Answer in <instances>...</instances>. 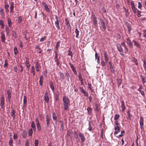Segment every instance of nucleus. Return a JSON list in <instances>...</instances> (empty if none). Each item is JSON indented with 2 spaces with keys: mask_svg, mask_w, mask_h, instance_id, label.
<instances>
[{
  "mask_svg": "<svg viewBox=\"0 0 146 146\" xmlns=\"http://www.w3.org/2000/svg\"><path fill=\"white\" fill-rule=\"evenodd\" d=\"M64 109L67 110L70 106V100L67 96H64L62 98Z\"/></svg>",
  "mask_w": 146,
  "mask_h": 146,
  "instance_id": "obj_1",
  "label": "nucleus"
},
{
  "mask_svg": "<svg viewBox=\"0 0 146 146\" xmlns=\"http://www.w3.org/2000/svg\"><path fill=\"white\" fill-rule=\"evenodd\" d=\"M5 102V98L3 96H2L1 98V101L0 106L2 109L4 108V103Z\"/></svg>",
  "mask_w": 146,
  "mask_h": 146,
  "instance_id": "obj_2",
  "label": "nucleus"
},
{
  "mask_svg": "<svg viewBox=\"0 0 146 146\" xmlns=\"http://www.w3.org/2000/svg\"><path fill=\"white\" fill-rule=\"evenodd\" d=\"M100 21L102 27L103 28V29L105 30L106 29V26L104 21L103 19H101Z\"/></svg>",
  "mask_w": 146,
  "mask_h": 146,
  "instance_id": "obj_3",
  "label": "nucleus"
},
{
  "mask_svg": "<svg viewBox=\"0 0 146 146\" xmlns=\"http://www.w3.org/2000/svg\"><path fill=\"white\" fill-rule=\"evenodd\" d=\"M78 134L79 136L81 139V142L82 143L84 142L85 140V138L84 134L81 132H79Z\"/></svg>",
  "mask_w": 146,
  "mask_h": 146,
  "instance_id": "obj_4",
  "label": "nucleus"
},
{
  "mask_svg": "<svg viewBox=\"0 0 146 146\" xmlns=\"http://www.w3.org/2000/svg\"><path fill=\"white\" fill-rule=\"evenodd\" d=\"M80 89L81 92L83 94L84 96L88 97V94L83 89L82 87H80Z\"/></svg>",
  "mask_w": 146,
  "mask_h": 146,
  "instance_id": "obj_5",
  "label": "nucleus"
},
{
  "mask_svg": "<svg viewBox=\"0 0 146 146\" xmlns=\"http://www.w3.org/2000/svg\"><path fill=\"white\" fill-rule=\"evenodd\" d=\"M92 18L93 19L94 25L96 26L97 24V17H96L94 14L92 15Z\"/></svg>",
  "mask_w": 146,
  "mask_h": 146,
  "instance_id": "obj_6",
  "label": "nucleus"
},
{
  "mask_svg": "<svg viewBox=\"0 0 146 146\" xmlns=\"http://www.w3.org/2000/svg\"><path fill=\"white\" fill-rule=\"evenodd\" d=\"M46 121L47 127H48L50 123V117L48 116V115H47L46 116Z\"/></svg>",
  "mask_w": 146,
  "mask_h": 146,
  "instance_id": "obj_7",
  "label": "nucleus"
},
{
  "mask_svg": "<svg viewBox=\"0 0 146 146\" xmlns=\"http://www.w3.org/2000/svg\"><path fill=\"white\" fill-rule=\"evenodd\" d=\"M44 99L46 103H48L49 102V98L47 92L45 93L44 95Z\"/></svg>",
  "mask_w": 146,
  "mask_h": 146,
  "instance_id": "obj_8",
  "label": "nucleus"
},
{
  "mask_svg": "<svg viewBox=\"0 0 146 146\" xmlns=\"http://www.w3.org/2000/svg\"><path fill=\"white\" fill-rule=\"evenodd\" d=\"M1 40L4 43L5 42V35L3 33V32H1Z\"/></svg>",
  "mask_w": 146,
  "mask_h": 146,
  "instance_id": "obj_9",
  "label": "nucleus"
},
{
  "mask_svg": "<svg viewBox=\"0 0 146 146\" xmlns=\"http://www.w3.org/2000/svg\"><path fill=\"white\" fill-rule=\"evenodd\" d=\"M116 46L117 49L119 51H121L122 50H123V48L121 46V44H117Z\"/></svg>",
  "mask_w": 146,
  "mask_h": 146,
  "instance_id": "obj_10",
  "label": "nucleus"
},
{
  "mask_svg": "<svg viewBox=\"0 0 146 146\" xmlns=\"http://www.w3.org/2000/svg\"><path fill=\"white\" fill-rule=\"evenodd\" d=\"M80 33V31L78 29L76 28L75 31V33L76 34V38H79V33Z\"/></svg>",
  "mask_w": 146,
  "mask_h": 146,
  "instance_id": "obj_11",
  "label": "nucleus"
},
{
  "mask_svg": "<svg viewBox=\"0 0 146 146\" xmlns=\"http://www.w3.org/2000/svg\"><path fill=\"white\" fill-rule=\"evenodd\" d=\"M104 56L105 60L106 63H107L108 61V54L106 52H105L104 53Z\"/></svg>",
  "mask_w": 146,
  "mask_h": 146,
  "instance_id": "obj_12",
  "label": "nucleus"
},
{
  "mask_svg": "<svg viewBox=\"0 0 146 146\" xmlns=\"http://www.w3.org/2000/svg\"><path fill=\"white\" fill-rule=\"evenodd\" d=\"M121 107L122 108V111L123 112L125 110V109L126 107L124 105V102L123 101H122L121 102Z\"/></svg>",
  "mask_w": 146,
  "mask_h": 146,
  "instance_id": "obj_13",
  "label": "nucleus"
},
{
  "mask_svg": "<svg viewBox=\"0 0 146 146\" xmlns=\"http://www.w3.org/2000/svg\"><path fill=\"white\" fill-rule=\"evenodd\" d=\"M127 40V43L130 47H131L132 46V44L131 40L128 38H126Z\"/></svg>",
  "mask_w": 146,
  "mask_h": 146,
  "instance_id": "obj_14",
  "label": "nucleus"
},
{
  "mask_svg": "<svg viewBox=\"0 0 146 146\" xmlns=\"http://www.w3.org/2000/svg\"><path fill=\"white\" fill-rule=\"evenodd\" d=\"M35 66L36 71L37 72L39 71L40 70V65L37 62H36L35 63Z\"/></svg>",
  "mask_w": 146,
  "mask_h": 146,
  "instance_id": "obj_15",
  "label": "nucleus"
},
{
  "mask_svg": "<svg viewBox=\"0 0 146 146\" xmlns=\"http://www.w3.org/2000/svg\"><path fill=\"white\" fill-rule=\"evenodd\" d=\"M29 61L28 58H26V61L25 63V64L27 66V68L28 69V70L29 69L30 66V64L29 63Z\"/></svg>",
  "mask_w": 146,
  "mask_h": 146,
  "instance_id": "obj_16",
  "label": "nucleus"
},
{
  "mask_svg": "<svg viewBox=\"0 0 146 146\" xmlns=\"http://www.w3.org/2000/svg\"><path fill=\"white\" fill-rule=\"evenodd\" d=\"M144 119L143 117H141L140 118V120L139 121V124L141 127L143 125Z\"/></svg>",
  "mask_w": 146,
  "mask_h": 146,
  "instance_id": "obj_17",
  "label": "nucleus"
},
{
  "mask_svg": "<svg viewBox=\"0 0 146 146\" xmlns=\"http://www.w3.org/2000/svg\"><path fill=\"white\" fill-rule=\"evenodd\" d=\"M43 79L42 75L40 76V80L39 82L40 85V86H42L43 84Z\"/></svg>",
  "mask_w": 146,
  "mask_h": 146,
  "instance_id": "obj_18",
  "label": "nucleus"
},
{
  "mask_svg": "<svg viewBox=\"0 0 146 146\" xmlns=\"http://www.w3.org/2000/svg\"><path fill=\"white\" fill-rule=\"evenodd\" d=\"M31 127L33 129L34 131H35L36 128L35 125V123L34 121H32V122L31 124Z\"/></svg>",
  "mask_w": 146,
  "mask_h": 146,
  "instance_id": "obj_19",
  "label": "nucleus"
},
{
  "mask_svg": "<svg viewBox=\"0 0 146 146\" xmlns=\"http://www.w3.org/2000/svg\"><path fill=\"white\" fill-rule=\"evenodd\" d=\"M55 25L56 27L57 28V29L58 30L60 29V27L59 21H55Z\"/></svg>",
  "mask_w": 146,
  "mask_h": 146,
  "instance_id": "obj_20",
  "label": "nucleus"
},
{
  "mask_svg": "<svg viewBox=\"0 0 146 146\" xmlns=\"http://www.w3.org/2000/svg\"><path fill=\"white\" fill-rule=\"evenodd\" d=\"M31 72L33 74V76H34L35 75V67L34 66H33L31 67Z\"/></svg>",
  "mask_w": 146,
  "mask_h": 146,
  "instance_id": "obj_21",
  "label": "nucleus"
},
{
  "mask_svg": "<svg viewBox=\"0 0 146 146\" xmlns=\"http://www.w3.org/2000/svg\"><path fill=\"white\" fill-rule=\"evenodd\" d=\"M15 111L13 110V109H12L11 112V115L12 117H13V119H14L15 118Z\"/></svg>",
  "mask_w": 146,
  "mask_h": 146,
  "instance_id": "obj_22",
  "label": "nucleus"
},
{
  "mask_svg": "<svg viewBox=\"0 0 146 146\" xmlns=\"http://www.w3.org/2000/svg\"><path fill=\"white\" fill-rule=\"evenodd\" d=\"M0 14L1 15V17L3 18L5 16V15L4 13V11L3 9L1 8V10H0Z\"/></svg>",
  "mask_w": 146,
  "mask_h": 146,
  "instance_id": "obj_23",
  "label": "nucleus"
},
{
  "mask_svg": "<svg viewBox=\"0 0 146 146\" xmlns=\"http://www.w3.org/2000/svg\"><path fill=\"white\" fill-rule=\"evenodd\" d=\"M27 102V97L25 96H24L23 97V106H25L26 105V104Z\"/></svg>",
  "mask_w": 146,
  "mask_h": 146,
  "instance_id": "obj_24",
  "label": "nucleus"
},
{
  "mask_svg": "<svg viewBox=\"0 0 146 146\" xmlns=\"http://www.w3.org/2000/svg\"><path fill=\"white\" fill-rule=\"evenodd\" d=\"M52 117L54 120L57 119V115L54 112H53Z\"/></svg>",
  "mask_w": 146,
  "mask_h": 146,
  "instance_id": "obj_25",
  "label": "nucleus"
},
{
  "mask_svg": "<svg viewBox=\"0 0 146 146\" xmlns=\"http://www.w3.org/2000/svg\"><path fill=\"white\" fill-rule=\"evenodd\" d=\"M121 44L124 47L125 49L127 51H128V49L127 48V46L124 42H122L121 43Z\"/></svg>",
  "mask_w": 146,
  "mask_h": 146,
  "instance_id": "obj_26",
  "label": "nucleus"
},
{
  "mask_svg": "<svg viewBox=\"0 0 146 146\" xmlns=\"http://www.w3.org/2000/svg\"><path fill=\"white\" fill-rule=\"evenodd\" d=\"M59 75L60 78L62 80H64V75L63 73L60 72Z\"/></svg>",
  "mask_w": 146,
  "mask_h": 146,
  "instance_id": "obj_27",
  "label": "nucleus"
},
{
  "mask_svg": "<svg viewBox=\"0 0 146 146\" xmlns=\"http://www.w3.org/2000/svg\"><path fill=\"white\" fill-rule=\"evenodd\" d=\"M65 24L68 27H70V24L69 23V21L67 18H66L65 20Z\"/></svg>",
  "mask_w": 146,
  "mask_h": 146,
  "instance_id": "obj_28",
  "label": "nucleus"
},
{
  "mask_svg": "<svg viewBox=\"0 0 146 146\" xmlns=\"http://www.w3.org/2000/svg\"><path fill=\"white\" fill-rule=\"evenodd\" d=\"M27 136V132L25 130L23 131V132L22 134V137L23 138H25Z\"/></svg>",
  "mask_w": 146,
  "mask_h": 146,
  "instance_id": "obj_29",
  "label": "nucleus"
},
{
  "mask_svg": "<svg viewBox=\"0 0 146 146\" xmlns=\"http://www.w3.org/2000/svg\"><path fill=\"white\" fill-rule=\"evenodd\" d=\"M133 41L134 42V44L136 46L139 48H140L141 46L140 44L139 43H137L136 41L134 40H133Z\"/></svg>",
  "mask_w": 146,
  "mask_h": 146,
  "instance_id": "obj_30",
  "label": "nucleus"
},
{
  "mask_svg": "<svg viewBox=\"0 0 146 146\" xmlns=\"http://www.w3.org/2000/svg\"><path fill=\"white\" fill-rule=\"evenodd\" d=\"M7 22H8V25L9 27H10L12 24V22L11 21V19L9 18H8Z\"/></svg>",
  "mask_w": 146,
  "mask_h": 146,
  "instance_id": "obj_31",
  "label": "nucleus"
},
{
  "mask_svg": "<svg viewBox=\"0 0 146 146\" xmlns=\"http://www.w3.org/2000/svg\"><path fill=\"white\" fill-rule=\"evenodd\" d=\"M14 2H11V5L9 7V8L10 10H13L14 8Z\"/></svg>",
  "mask_w": 146,
  "mask_h": 146,
  "instance_id": "obj_32",
  "label": "nucleus"
},
{
  "mask_svg": "<svg viewBox=\"0 0 146 146\" xmlns=\"http://www.w3.org/2000/svg\"><path fill=\"white\" fill-rule=\"evenodd\" d=\"M50 88H51L52 91L53 92L54 90V87L52 83H50Z\"/></svg>",
  "mask_w": 146,
  "mask_h": 146,
  "instance_id": "obj_33",
  "label": "nucleus"
},
{
  "mask_svg": "<svg viewBox=\"0 0 146 146\" xmlns=\"http://www.w3.org/2000/svg\"><path fill=\"white\" fill-rule=\"evenodd\" d=\"M33 133V130L32 129H29L28 131V134L30 136L32 135Z\"/></svg>",
  "mask_w": 146,
  "mask_h": 146,
  "instance_id": "obj_34",
  "label": "nucleus"
},
{
  "mask_svg": "<svg viewBox=\"0 0 146 146\" xmlns=\"http://www.w3.org/2000/svg\"><path fill=\"white\" fill-rule=\"evenodd\" d=\"M0 25L1 26L2 28H4V24L3 21L2 20H0Z\"/></svg>",
  "mask_w": 146,
  "mask_h": 146,
  "instance_id": "obj_35",
  "label": "nucleus"
},
{
  "mask_svg": "<svg viewBox=\"0 0 146 146\" xmlns=\"http://www.w3.org/2000/svg\"><path fill=\"white\" fill-rule=\"evenodd\" d=\"M60 41H58L56 43V49H57V50H58V48L60 46Z\"/></svg>",
  "mask_w": 146,
  "mask_h": 146,
  "instance_id": "obj_36",
  "label": "nucleus"
},
{
  "mask_svg": "<svg viewBox=\"0 0 146 146\" xmlns=\"http://www.w3.org/2000/svg\"><path fill=\"white\" fill-rule=\"evenodd\" d=\"M78 79L80 81L83 80V79L82 78L81 74L80 72H79L78 74Z\"/></svg>",
  "mask_w": 146,
  "mask_h": 146,
  "instance_id": "obj_37",
  "label": "nucleus"
},
{
  "mask_svg": "<svg viewBox=\"0 0 146 146\" xmlns=\"http://www.w3.org/2000/svg\"><path fill=\"white\" fill-rule=\"evenodd\" d=\"M69 64L71 67V68L72 69L73 71L76 70L75 68L74 67V66H73L72 64L71 63H70Z\"/></svg>",
  "mask_w": 146,
  "mask_h": 146,
  "instance_id": "obj_38",
  "label": "nucleus"
},
{
  "mask_svg": "<svg viewBox=\"0 0 146 146\" xmlns=\"http://www.w3.org/2000/svg\"><path fill=\"white\" fill-rule=\"evenodd\" d=\"M119 114H115L114 117V119L115 121H117L119 117Z\"/></svg>",
  "mask_w": 146,
  "mask_h": 146,
  "instance_id": "obj_39",
  "label": "nucleus"
},
{
  "mask_svg": "<svg viewBox=\"0 0 146 146\" xmlns=\"http://www.w3.org/2000/svg\"><path fill=\"white\" fill-rule=\"evenodd\" d=\"M116 80L118 84V86H119L121 84V80L120 79H117Z\"/></svg>",
  "mask_w": 146,
  "mask_h": 146,
  "instance_id": "obj_40",
  "label": "nucleus"
},
{
  "mask_svg": "<svg viewBox=\"0 0 146 146\" xmlns=\"http://www.w3.org/2000/svg\"><path fill=\"white\" fill-rule=\"evenodd\" d=\"M18 51L17 48L16 47H15L14 48V53L16 55L18 54Z\"/></svg>",
  "mask_w": 146,
  "mask_h": 146,
  "instance_id": "obj_41",
  "label": "nucleus"
},
{
  "mask_svg": "<svg viewBox=\"0 0 146 146\" xmlns=\"http://www.w3.org/2000/svg\"><path fill=\"white\" fill-rule=\"evenodd\" d=\"M131 9H132L133 12L134 13H136V12L137 11V10L138 9L137 8H136L135 7L131 8Z\"/></svg>",
  "mask_w": 146,
  "mask_h": 146,
  "instance_id": "obj_42",
  "label": "nucleus"
},
{
  "mask_svg": "<svg viewBox=\"0 0 146 146\" xmlns=\"http://www.w3.org/2000/svg\"><path fill=\"white\" fill-rule=\"evenodd\" d=\"M127 113L128 115V116H127V118L128 119L130 120L131 119V116H130V113L129 111L127 112Z\"/></svg>",
  "mask_w": 146,
  "mask_h": 146,
  "instance_id": "obj_43",
  "label": "nucleus"
},
{
  "mask_svg": "<svg viewBox=\"0 0 146 146\" xmlns=\"http://www.w3.org/2000/svg\"><path fill=\"white\" fill-rule=\"evenodd\" d=\"M18 23H20L22 21V18L21 16L19 17L18 19Z\"/></svg>",
  "mask_w": 146,
  "mask_h": 146,
  "instance_id": "obj_44",
  "label": "nucleus"
},
{
  "mask_svg": "<svg viewBox=\"0 0 146 146\" xmlns=\"http://www.w3.org/2000/svg\"><path fill=\"white\" fill-rule=\"evenodd\" d=\"M141 11H139L138 10H137V16L138 17H140L141 16Z\"/></svg>",
  "mask_w": 146,
  "mask_h": 146,
  "instance_id": "obj_45",
  "label": "nucleus"
},
{
  "mask_svg": "<svg viewBox=\"0 0 146 146\" xmlns=\"http://www.w3.org/2000/svg\"><path fill=\"white\" fill-rule=\"evenodd\" d=\"M141 79L142 80V82L143 84H144L145 82L146 81L145 80V79L144 78V77H143V76H141Z\"/></svg>",
  "mask_w": 146,
  "mask_h": 146,
  "instance_id": "obj_46",
  "label": "nucleus"
},
{
  "mask_svg": "<svg viewBox=\"0 0 146 146\" xmlns=\"http://www.w3.org/2000/svg\"><path fill=\"white\" fill-rule=\"evenodd\" d=\"M60 123L61 124V128L62 129H63L64 125V122L62 120H61L60 121Z\"/></svg>",
  "mask_w": 146,
  "mask_h": 146,
  "instance_id": "obj_47",
  "label": "nucleus"
},
{
  "mask_svg": "<svg viewBox=\"0 0 146 146\" xmlns=\"http://www.w3.org/2000/svg\"><path fill=\"white\" fill-rule=\"evenodd\" d=\"M38 141L37 139H35V146H38Z\"/></svg>",
  "mask_w": 146,
  "mask_h": 146,
  "instance_id": "obj_48",
  "label": "nucleus"
},
{
  "mask_svg": "<svg viewBox=\"0 0 146 146\" xmlns=\"http://www.w3.org/2000/svg\"><path fill=\"white\" fill-rule=\"evenodd\" d=\"M6 33L7 35H9V34L10 29L9 27H6Z\"/></svg>",
  "mask_w": 146,
  "mask_h": 146,
  "instance_id": "obj_49",
  "label": "nucleus"
},
{
  "mask_svg": "<svg viewBox=\"0 0 146 146\" xmlns=\"http://www.w3.org/2000/svg\"><path fill=\"white\" fill-rule=\"evenodd\" d=\"M12 35L15 38H17L16 33L15 31H13Z\"/></svg>",
  "mask_w": 146,
  "mask_h": 146,
  "instance_id": "obj_50",
  "label": "nucleus"
},
{
  "mask_svg": "<svg viewBox=\"0 0 146 146\" xmlns=\"http://www.w3.org/2000/svg\"><path fill=\"white\" fill-rule=\"evenodd\" d=\"M46 36H44L40 40V42H43L46 39Z\"/></svg>",
  "mask_w": 146,
  "mask_h": 146,
  "instance_id": "obj_51",
  "label": "nucleus"
},
{
  "mask_svg": "<svg viewBox=\"0 0 146 146\" xmlns=\"http://www.w3.org/2000/svg\"><path fill=\"white\" fill-rule=\"evenodd\" d=\"M138 7L139 9L141 10V7H142V4L140 2H139L138 3Z\"/></svg>",
  "mask_w": 146,
  "mask_h": 146,
  "instance_id": "obj_52",
  "label": "nucleus"
},
{
  "mask_svg": "<svg viewBox=\"0 0 146 146\" xmlns=\"http://www.w3.org/2000/svg\"><path fill=\"white\" fill-rule=\"evenodd\" d=\"M74 137L75 138L77 139L78 138V135L76 131L74 132Z\"/></svg>",
  "mask_w": 146,
  "mask_h": 146,
  "instance_id": "obj_53",
  "label": "nucleus"
},
{
  "mask_svg": "<svg viewBox=\"0 0 146 146\" xmlns=\"http://www.w3.org/2000/svg\"><path fill=\"white\" fill-rule=\"evenodd\" d=\"M44 9L45 10L48 12H49L50 11V9L49 8H48V6L44 7Z\"/></svg>",
  "mask_w": 146,
  "mask_h": 146,
  "instance_id": "obj_54",
  "label": "nucleus"
},
{
  "mask_svg": "<svg viewBox=\"0 0 146 146\" xmlns=\"http://www.w3.org/2000/svg\"><path fill=\"white\" fill-rule=\"evenodd\" d=\"M125 133V131H121V134L118 135V137H121L123 136V134Z\"/></svg>",
  "mask_w": 146,
  "mask_h": 146,
  "instance_id": "obj_55",
  "label": "nucleus"
},
{
  "mask_svg": "<svg viewBox=\"0 0 146 146\" xmlns=\"http://www.w3.org/2000/svg\"><path fill=\"white\" fill-rule=\"evenodd\" d=\"M35 121L36 123V125L40 124L39 123V121L38 120V119L37 117H36Z\"/></svg>",
  "mask_w": 146,
  "mask_h": 146,
  "instance_id": "obj_56",
  "label": "nucleus"
},
{
  "mask_svg": "<svg viewBox=\"0 0 146 146\" xmlns=\"http://www.w3.org/2000/svg\"><path fill=\"white\" fill-rule=\"evenodd\" d=\"M133 61L135 62V64L136 65L138 64L137 60L135 58H134L133 59Z\"/></svg>",
  "mask_w": 146,
  "mask_h": 146,
  "instance_id": "obj_57",
  "label": "nucleus"
},
{
  "mask_svg": "<svg viewBox=\"0 0 146 146\" xmlns=\"http://www.w3.org/2000/svg\"><path fill=\"white\" fill-rule=\"evenodd\" d=\"M87 110L88 111V113H90L92 110V109L90 107H88L87 108Z\"/></svg>",
  "mask_w": 146,
  "mask_h": 146,
  "instance_id": "obj_58",
  "label": "nucleus"
},
{
  "mask_svg": "<svg viewBox=\"0 0 146 146\" xmlns=\"http://www.w3.org/2000/svg\"><path fill=\"white\" fill-rule=\"evenodd\" d=\"M114 130H117L118 131H119L120 128L118 126H116V127H115Z\"/></svg>",
  "mask_w": 146,
  "mask_h": 146,
  "instance_id": "obj_59",
  "label": "nucleus"
},
{
  "mask_svg": "<svg viewBox=\"0 0 146 146\" xmlns=\"http://www.w3.org/2000/svg\"><path fill=\"white\" fill-rule=\"evenodd\" d=\"M9 7V6H5V8L6 10L5 11L6 12L8 13L9 12V10L8 9Z\"/></svg>",
  "mask_w": 146,
  "mask_h": 146,
  "instance_id": "obj_60",
  "label": "nucleus"
},
{
  "mask_svg": "<svg viewBox=\"0 0 146 146\" xmlns=\"http://www.w3.org/2000/svg\"><path fill=\"white\" fill-rule=\"evenodd\" d=\"M143 67L145 69V70H146V63L145 62V60L143 61Z\"/></svg>",
  "mask_w": 146,
  "mask_h": 146,
  "instance_id": "obj_61",
  "label": "nucleus"
},
{
  "mask_svg": "<svg viewBox=\"0 0 146 146\" xmlns=\"http://www.w3.org/2000/svg\"><path fill=\"white\" fill-rule=\"evenodd\" d=\"M13 140L12 138H10V141H9V144H12V143L13 142Z\"/></svg>",
  "mask_w": 146,
  "mask_h": 146,
  "instance_id": "obj_62",
  "label": "nucleus"
},
{
  "mask_svg": "<svg viewBox=\"0 0 146 146\" xmlns=\"http://www.w3.org/2000/svg\"><path fill=\"white\" fill-rule=\"evenodd\" d=\"M143 32L144 33V34H143L144 37H145V38H146V30H143Z\"/></svg>",
  "mask_w": 146,
  "mask_h": 146,
  "instance_id": "obj_63",
  "label": "nucleus"
},
{
  "mask_svg": "<svg viewBox=\"0 0 146 146\" xmlns=\"http://www.w3.org/2000/svg\"><path fill=\"white\" fill-rule=\"evenodd\" d=\"M117 37L118 39H120L121 38V36L120 35L119 33H117Z\"/></svg>",
  "mask_w": 146,
  "mask_h": 146,
  "instance_id": "obj_64",
  "label": "nucleus"
}]
</instances>
